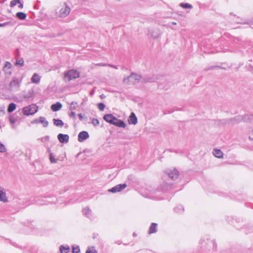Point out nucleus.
I'll return each mask as SVG.
<instances>
[{
  "label": "nucleus",
  "instance_id": "1",
  "mask_svg": "<svg viewBox=\"0 0 253 253\" xmlns=\"http://www.w3.org/2000/svg\"><path fill=\"white\" fill-rule=\"evenodd\" d=\"M21 83V80H18V78L14 77L10 82L8 90L10 91H16L19 90Z\"/></svg>",
  "mask_w": 253,
  "mask_h": 253
},
{
  "label": "nucleus",
  "instance_id": "2",
  "mask_svg": "<svg viewBox=\"0 0 253 253\" xmlns=\"http://www.w3.org/2000/svg\"><path fill=\"white\" fill-rule=\"evenodd\" d=\"M38 110V106L35 104H32L23 108V113L26 116L32 115L35 114Z\"/></svg>",
  "mask_w": 253,
  "mask_h": 253
},
{
  "label": "nucleus",
  "instance_id": "3",
  "mask_svg": "<svg viewBox=\"0 0 253 253\" xmlns=\"http://www.w3.org/2000/svg\"><path fill=\"white\" fill-rule=\"evenodd\" d=\"M79 76L80 74L78 72H77V71L75 70H71L65 73L64 79L65 80H67L68 81H70L72 80L79 78Z\"/></svg>",
  "mask_w": 253,
  "mask_h": 253
},
{
  "label": "nucleus",
  "instance_id": "4",
  "mask_svg": "<svg viewBox=\"0 0 253 253\" xmlns=\"http://www.w3.org/2000/svg\"><path fill=\"white\" fill-rule=\"evenodd\" d=\"M70 11V7L65 2L59 11L58 16L61 18H65L69 15Z\"/></svg>",
  "mask_w": 253,
  "mask_h": 253
},
{
  "label": "nucleus",
  "instance_id": "5",
  "mask_svg": "<svg viewBox=\"0 0 253 253\" xmlns=\"http://www.w3.org/2000/svg\"><path fill=\"white\" fill-rule=\"evenodd\" d=\"M141 79V76L135 73H131L127 77V84H134L139 83Z\"/></svg>",
  "mask_w": 253,
  "mask_h": 253
},
{
  "label": "nucleus",
  "instance_id": "6",
  "mask_svg": "<svg viewBox=\"0 0 253 253\" xmlns=\"http://www.w3.org/2000/svg\"><path fill=\"white\" fill-rule=\"evenodd\" d=\"M126 187V184H120L116 185L113 188L109 189L108 192L111 193L120 192Z\"/></svg>",
  "mask_w": 253,
  "mask_h": 253
},
{
  "label": "nucleus",
  "instance_id": "7",
  "mask_svg": "<svg viewBox=\"0 0 253 253\" xmlns=\"http://www.w3.org/2000/svg\"><path fill=\"white\" fill-rule=\"evenodd\" d=\"M157 78L154 76H144L141 78V82L144 84L156 82Z\"/></svg>",
  "mask_w": 253,
  "mask_h": 253
},
{
  "label": "nucleus",
  "instance_id": "8",
  "mask_svg": "<svg viewBox=\"0 0 253 253\" xmlns=\"http://www.w3.org/2000/svg\"><path fill=\"white\" fill-rule=\"evenodd\" d=\"M167 173L169 177L172 180L176 179L179 175L178 171L175 169L172 170H168L167 171Z\"/></svg>",
  "mask_w": 253,
  "mask_h": 253
},
{
  "label": "nucleus",
  "instance_id": "9",
  "mask_svg": "<svg viewBox=\"0 0 253 253\" xmlns=\"http://www.w3.org/2000/svg\"><path fill=\"white\" fill-rule=\"evenodd\" d=\"M89 137V134L86 131L80 132L78 136V140L79 142H83Z\"/></svg>",
  "mask_w": 253,
  "mask_h": 253
},
{
  "label": "nucleus",
  "instance_id": "10",
  "mask_svg": "<svg viewBox=\"0 0 253 253\" xmlns=\"http://www.w3.org/2000/svg\"><path fill=\"white\" fill-rule=\"evenodd\" d=\"M149 33L153 39H157L161 34L160 31L158 28L150 29Z\"/></svg>",
  "mask_w": 253,
  "mask_h": 253
},
{
  "label": "nucleus",
  "instance_id": "11",
  "mask_svg": "<svg viewBox=\"0 0 253 253\" xmlns=\"http://www.w3.org/2000/svg\"><path fill=\"white\" fill-rule=\"evenodd\" d=\"M58 140L61 143H67L69 141V137L68 134L59 133L57 135Z\"/></svg>",
  "mask_w": 253,
  "mask_h": 253
},
{
  "label": "nucleus",
  "instance_id": "12",
  "mask_svg": "<svg viewBox=\"0 0 253 253\" xmlns=\"http://www.w3.org/2000/svg\"><path fill=\"white\" fill-rule=\"evenodd\" d=\"M127 122L129 124L133 125H136L137 123V118L135 116V114L132 112L129 117Z\"/></svg>",
  "mask_w": 253,
  "mask_h": 253
},
{
  "label": "nucleus",
  "instance_id": "13",
  "mask_svg": "<svg viewBox=\"0 0 253 253\" xmlns=\"http://www.w3.org/2000/svg\"><path fill=\"white\" fill-rule=\"evenodd\" d=\"M243 122L250 123L253 122V114H246L243 116Z\"/></svg>",
  "mask_w": 253,
  "mask_h": 253
},
{
  "label": "nucleus",
  "instance_id": "14",
  "mask_svg": "<svg viewBox=\"0 0 253 253\" xmlns=\"http://www.w3.org/2000/svg\"><path fill=\"white\" fill-rule=\"evenodd\" d=\"M62 107V105L60 102H57L51 106V109L52 111L56 112L60 110Z\"/></svg>",
  "mask_w": 253,
  "mask_h": 253
},
{
  "label": "nucleus",
  "instance_id": "15",
  "mask_svg": "<svg viewBox=\"0 0 253 253\" xmlns=\"http://www.w3.org/2000/svg\"><path fill=\"white\" fill-rule=\"evenodd\" d=\"M115 117L112 114H109L104 115L103 119L107 122L112 124Z\"/></svg>",
  "mask_w": 253,
  "mask_h": 253
},
{
  "label": "nucleus",
  "instance_id": "16",
  "mask_svg": "<svg viewBox=\"0 0 253 253\" xmlns=\"http://www.w3.org/2000/svg\"><path fill=\"white\" fill-rule=\"evenodd\" d=\"M213 155L216 158H222L223 157V153L220 149H214L213 151Z\"/></svg>",
  "mask_w": 253,
  "mask_h": 253
},
{
  "label": "nucleus",
  "instance_id": "17",
  "mask_svg": "<svg viewBox=\"0 0 253 253\" xmlns=\"http://www.w3.org/2000/svg\"><path fill=\"white\" fill-rule=\"evenodd\" d=\"M11 64L9 62H6L3 70L6 74H11Z\"/></svg>",
  "mask_w": 253,
  "mask_h": 253
},
{
  "label": "nucleus",
  "instance_id": "18",
  "mask_svg": "<svg viewBox=\"0 0 253 253\" xmlns=\"http://www.w3.org/2000/svg\"><path fill=\"white\" fill-rule=\"evenodd\" d=\"M41 80L40 76L37 73H34L31 78V82L33 83L38 84Z\"/></svg>",
  "mask_w": 253,
  "mask_h": 253
},
{
  "label": "nucleus",
  "instance_id": "19",
  "mask_svg": "<svg viewBox=\"0 0 253 253\" xmlns=\"http://www.w3.org/2000/svg\"><path fill=\"white\" fill-rule=\"evenodd\" d=\"M0 201L4 203L8 201L5 192L3 190H0Z\"/></svg>",
  "mask_w": 253,
  "mask_h": 253
},
{
  "label": "nucleus",
  "instance_id": "20",
  "mask_svg": "<svg viewBox=\"0 0 253 253\" xmlns=\"http://www.w3.org/2000/svg\"><path fill=\"white\" fill-rule=\"evenodd\" d=\"M83 214L87 217L90 218L91 216V211L88 208L85 207L83 210Z\"/></svg>",
  "mask_w": 253,
  "mask_h": 253
},
{
  "label": "nucleus",
  "instance_id": "21",
  "mask_svg": "<svg viewBox=\"0 0 253 253\" xmlns=\"http://www.w3.org/2000/svg\"><path fill=\"white\" fill-rule=\"evenodd\" d=\"M243 116H238L233 119H231V121L233 122V124L239 123L241 122H243Z\"/></svg>",
  "mask_w": 253,
  "mask_h": 253
},
{
  "label": "nucleus",
  "instance_id": "22",
  "mask_svg": "<svg viewBox=\"0 0 253 253\" xmlns=\"http://www.w3.org/2000/svg\"><path fill=\"white\" fill-rule=\"evenodd\" d=\"M157 224L156 223H153L150 228H149V234H152V233H156V231H157V229H156V226H157Z\"/></svg>",
  "mask_w": 253,
  "mask_h": 253
},
{
  "label": "nucleus",
  "instance_id": "23",
  "mask_svg": "<svg viewBox=\"0 0 253 253\" xmlns=\"http://www.w3.org/2000/svg\"><path fill=\"white\" fill-rule=\"evenodd\" d=\"M16 15L20 20H25L27 17L26 14L22 12H17Z\"/></svg>",
  "mask_w": 253,
  "mask_h": 253
},
{
  "label": "nucleus",
  "instance_id": "24",
  "mask_svg": "<svg viewBox=\"0 0 253 253\" xmlns=\"http://www.w3.org/2000/svg\"><path fill=\"white\" fill-rule=\"evenodd\" d=\"M53 122L54 125L56 126L62 127L64 126V123L61 120L54 119Z\"/></svg>",
  "mask_w": 253,
  "mask_h": 253
},
{
  "label": "nucleus",
  "instance_id": "25",
  "mask_svg": "<svg viewBox=\"0 0 253 253\" xmlns=\"http://www.w3.org/2000/svg\"><path fill=\"white\" fill-rule=\"evenodd\" d=\"M16 108V105L14 103H10L7 108V111L9 113L13 112Z\"/></svg>",
  "mask_w": 253,
  "mask_h": 253
},
{
  "label": "nucleus",
  "instance_id": "26",
  "mask_svg": "<svg viewBox=\"0 0 253 253\" xmlns=\"http://www.w3.org/2000/svg\"><path fill=\"white\" fill-rule=\"evenodd\" d=\"M40 122L43 125L44 127H47L48 126V123L44 117H41L40 118Z\"/></svg>",
  "mask_w": 253,
  "mask_h": 253
},
{
  "label": "nucleus",
  "instance_id": "27",
  "mask_svg": "<svg viewBox=\"0 0 253 253\" xmlns=\"http://www.w3.org/2000/svg\"><path fill=\"white\" fill-rule=\"evenodd\" d=\"M179 5L181 7H182L184 8H186V9H187V8L192 9L193 8V6L188 3H180L179 4Z\"/></svg>",
  "mask_w": 253,
  "mask_h": 253
},
{
  "label": "nucleus",
  "instance_id": "28",
  "mask_svg": "<svg viewBox=\"0 0 253 253\" xmlns=\"http://www.w3.org/2000/svg\"><path fill=\"white\" fill-rule=\"evenodd\" d=\"M69 247H64L61 246L60 248V250L61 253H68L69 251Z\"/></svg>",
  "mask_w": 253,
  "mask_h": 253
},
{
  "label": "nucleus",
  "instance_id": "29",
  "mask_svg": "<svg viewBox=\"0 0 253 253\" xmlns=\"http://www.w3.org/2000/svg\"><path fill=\"white\" fill-rule=\"evenodd\" d=\"M85 253H97L94 247L88 248Z\"/></svg>",
  "mask_w": 253,
  "mask_h": 253
},
{
  "label": "nucleus",
  "instance_id": "30",
  "mask_svg": "<svg viewBox=\"0 0 253 253\" xmlns=\"http://www.w3.org/2000/svg\"><path fill=\"white\" fill-rule=\"evenodd\" d=\"M116 126L123 128H125L126 126L125 123L122 120H120L119 122H118Z\"/></svg>",
  "mask_w": 253,
  "mask_h": 253
},
{
  "label": "nucleus",
  "instance_id": "31",
  "mask_svg": "<svg viewBox=\"0 0 253 253\" xmlns=\"http://www.w3.org/2000/svg\"><path fill=\"white\" fill-rule=\"evenodd\" d=\"M16 65L19 66L20 67H22L24 65V60L22 58L18 60L16 62Z\"/></svg>",
  "mask_w": 253,
  "mask_h": 253
},
{
  "label": "nucleus",
  "instance_id": "32",
  "mask_svg": "<svg viewBox=\"0 0 253 253\" xmlns=\"http://www.w3.org/2000/svg\"><path fill=\"white\" fill-rule=\"evenodd\" d=\"M49 160L51 163H56L57 162L56 159L51 153L49 154Z\"/></svg>",
  "mask_w": 253,
  "mask_h": 253
},
{
  "label": "nucleus",
  "instance_id": "33",
  "mask_svg": "<svg viewBox=\"0 0 253 253\" xmlns=\"http://www.w3.org/2000/svg\"><path fill=\"white\" fill-rule=\"evenodd\" d=\"M77 107V103L72 102L70 105V110H74L76 109Z\"/></svg>",
  "mask_w": 253,
  "mask_h": 253
},
{
  "label": "nucleus",
  "instance_id": "34",
  "mask_svg": "<svg viewBox=\"0 0 253 253\" xmlns=\"http://www.w3.org/2000/svg\"><path fill=\"white\" fill-rule=\"evenodd\" d=\"M6 151V148L5 146L0 142V152L3 153Z\"/></svg>",
  "mask_w": 253,
  "mask_h": 253
},
{
  "label": "nucleus",
  "instance_id": "35",
  "mask_svg": "<svg viewBox=\"0 0 253 253\" xmlns=\"http://www.w3.org/2000/svg\"><path fill=\"white\" fill-rule=\"evenodd\" d=\"M18 3H20V0H13L10 2V6L14 7Z\"/></svg>",
  "mask_w": 253,
  "mask_h": 253
},
{
  "label": "nucleus",
  "instance_id": "36",
  "mask_svg": "<svg viewBox=\"0 0 253 253\" xmlns=\"http://www.w3.org/2000/svg\"><path fill=\"white\" fill-rule=\"evenodd\" d=\"M97 106H98V109L100 110V111H103L105 107V105L104 103H99L97 104Z\"/></svg>",
  "mask_w": 253,
  "mask_h": 253
},
{
  "label": "nucleus",
  "instance_id": "37",
  "mask_svg": "<svg viewBox=\"0 0 253 253\" xmlns=\"http://www.w3.org/2000/svg\"><path fill=\"white\" fill-rule=\"evenodd\" d=\"M80 252V248L79 246L74 247L72 248L73 253H78Z\"/></svg>",
  "mask_w": 253,
  "mask_h": 253
},
{
  "label": "nucleus",
  "instance_id": "38",
  "mask_svg": "<svg viewBox=\"0 0 253 253\" xmlns=\"http://www.w3.org/2000/svg\"><path fill=\"white\" fill-rule=\"evenodd\" d=\"M92 123L94 126H96L99 124V122L98 119L93 118L92 121Z\"/></svg>",
  "mask_w": 253,
  "mask_h": 253
},
{
  "label": "nucleus",
  "instance_id": "39",
  "mask_svg": "<svg viewBox=\"0 0 253 253\" xmlns=\"http://www.w3.org/2000/svg\"><path fill=\"white\" fill-rule=\"evenodd\" d=\"M9 121L11 124H14L16 122V120L12 116H10L9 117Z\"/></svg>",
  "mask_w": 253,
  "mask_h": 253
},
{
  "label": "nucleus",
  "instance_id": "40",
  "mask_svg": "<svg viewBox=\"0 0 253 253\" xmlns=\"http://www.w3.org/2000/svg\"><path fill=\"white\" fill-rule=\"evenodd\" d=\"M183 210L182 207L181 206L179 207V209L178 207H176L174 209V211L176 212H180V211H182Z\"/></svg>",
  "mask_w": 253,
  "mask_h": 253
},
{
  "label": "nucleus",
  "instance_id": "41",
  "mask_svg": "<svg viewBox=\"0 0 253 253\" xmlns=\"http://www.w3.org/2000/svg\"><path fill=\"white\" fill-rule=\"evenodd\" d=\"M120 120H119L117 118L115 117L114 120H113V121L111 124H113V125H114L116 126L117 125V124L118 123V122H119Z\"/></svg>",
  "mask_w": 253,
  "mask_h": 253
},
{
  "label": "nucleus",
  "instance_id": "42",
  "mask_svg": "<svg viewBox=\"0 0 253 253\" xmlns=\"http://www.w3.org/2000/svg\"><path fill=\"white\" fill-rule=\"evenodd\" d=\"M69 116L70 117H72L74 119H76V114L74 112L72 111L69 114Z\"/></svg>",
  "mask_w": 253,
  "mask_h": 253
},
{
  "label": "nucleus",
  "instance_id": "43",
  "mask_svg": "<svg viewBox=\"0 0 253 253\" xmlns=\"http://www.w3.org/2000/svg\"><path fill=\"white\" fill-rule=\"evenodd\" d=\"M48 138H49L48 136H45V137H44L43 138H42L41 139V140H42V141H44V140H48Z\"/></svg>",
  "mask_w": 253,
  "mask_h": 253
},
{
  "label": "nucleus",
  "instance_id": "44",
  "mask_svg": "<svg viewBox=\"0 0 253 253\" xmlns=\"http://www.w3.org/2000/svg\"><path fill=\"white\" fill-rule=\"evenodd\" d=\"M18 4H19V7L20 8H22L23 7V4L21 3V2L20 1V3H18Z\"/></svg>",
  "mask_w": 253,
  "mask_h": 253
},
{
  "label": "nucleus",
  "instance_id": "45",
  "mask_svg": "<svg viewBox=\"0 0 253 253\" xmlns=\"http://www.w3.org/2000/svg\"><path fill=\"white\" fill-rule=\"evenodd\" d=\"M78 116L79 118H80V119L81 120L83 119V116H82V114H81V113H80V114H79L78 115Z\"/></svg>",
  "mask_w": 253,
  "mask_h": 253
},
{
  "label": "nucleus",
  "instance_id": "46",
  "mask_svg": "<svg viewBox=\"0 0 253 253\" xmlns=\"http://www.w3.org/2000/svg\"><path fill=\"white\" fill-rule=\"evenodd\" d=\"M7 24L6 23L0 24V27H4Z\"/></svg>",
  "mask_w": 253,
  "mask_h": 253
},
{
  "label": "nucleus",
  "instance_id": "47",
  "mask_svg": "<svg viewBox=\"0 0 253 253\" xmlns=\"http://www.w3.org/2000/svg\"><path fill=\"white\" fill-rule=\"evenodd\" d=\"M110 66L112 67H113V68H117L115 66H112V65H109Z\"/></svg>",
  "mask_w": 253,
  "mask_h": 253
},
{
  "label": "nucleus",
  "instance_id": "48",
  "mask_svg": "<svg viewBox=\"0 0 253 253\" xmlns=\"http://www.w3.org/2000/svg\"><path fill=\"white\" fill-rule=\"evenodd\" d=\"M172 24H173V25H176V23L175 22H172Z\"/></svg>",
  "mask_w": 253,
  "mask_h": 253
},
{
  "label": "nucleus",
  "instance_id": "49",
  "mask_svg": "<svg viewBox=\"0 0 253 253\" xmlns=\"http://www.w3.org/2000/svg\"><path fill=\"white\" fill-rule=\"evenodd\" d=\"M133 235V236H136V234L134 233Z\"/></svg>",
  "mask_w": 253,
  "mask_h": 253
},
{
  "label": "nucleus",
  "instance_id": "50",
  "mask_svg": "<svg viewBox=\"0 0 253 253\" xmlns=\"http://www.w3.org/2000/svg\"><path fill=\"white\" fill-rule=\"evenodd\" d=\"M216 68V67H212V68Z\"/></svg>",
  "mask_w": 253,
  "mask_h": 253
}]
</instances>
